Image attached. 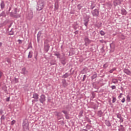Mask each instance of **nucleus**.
<instances>
[{"label":"nucleus","instance_id":"338daca9","mask_svg":"<svg viewBox=\"0 0 131 131\" xmlns=\"http://www.w3.org/2000/svg\"><path fill=\"white\" fill-rule=\"evenodd\" d=\"M112 45H113V43H112L110 45V48H112Z\"/></svg>","mask_w":131,"mask_h":131},{"label":"nucleus","instance_id":"9b49d317","mask_svg":"<svg viewBox=\"0 0 131 131\" xmlns=\"http://www.w3.org/2000/svg\"><path fill=\"white\" fill-rule=\"evenodd\" d=\"M44 50L46 53H48L49 52V50H50V46H49V44L46 43L44 45Z\"/></svg>","mask_w":131,"mask_h":131},{"label":"nucleus","instance_id":"c9c22d12","mask_svg":"<svg viewBox=\"0 0 131 131\" xmlns=\"http://www.w3.org/2000/svg\"><path fill=\"white\" fill-rule=\"evenodd\" d=\"M117 118H119V119L121 117V114H119V113H117L116 114Z\"/></svg>","mask_w":131,"mask_h":131},{"label":"nucleus","instance_id":"e2e57ef3","mask_svg":"<svg viewBox=\"0 0 131 131\" xmlns=\"http://www.w3.org/2000/svg\"><path fill=\"white\" fill-rule=\"evenodd\" d=\"M75 34H78V31H76L75 32H74Z\"/></svg>","mask_w":131,"mask_h":131},{"label":"nucleus","instance_id":"7c9ffc66","mask_svg":"<svg viewBox=\"0 0 131 131\" xmlns=\"http://www.w3.org/2000/svg\"><path fill=\"white\" fill-rule=\"evenodd\" d=\"M108 66H109V64H108V62L105 63L104 65H103V68L106 69V68H107V67H108Z\"/></svg>","mask_w":131,"mask_h":131},{"label":"nucleus","instance_id":"13d9d810","mask_svg":"<svg viewBox=\"0 0 131 131\" xmlns=\"http://www.w3.org/2000/svg\"><path fill=\"white\" fill-rule=\"evenodd\" d=\"M2 76H3V72L0 71V78H2Z\"/></svg>","mask_w":131,"mask_h":131},{"label":"nucleus","instance_id":"cd10ccee","mask_svg":"<svg viewBox=\"0 0 131 131\" xmlns=\"http://www.w3.org/2000/svg\"><path fill=\"white\" fill-rule=\"evenodd\" d=\"M83 114V111H81L79 114V117H82V115Z\"/></svg>","mask_w":131,"mask_h":131},{"label":"nucleus","instance_id":"864d4df0","mask_svg":"<svg viewBox=\"0 0 131 131\" xmlns=\"http://www.w3.org/2000/svg\"><path fill=\"white\" fill-rule=\"evenodd\" d=\"M78 28L77 27V25H76L74 26V29H75V30H76V29Z\"/></svg>","mask_w":131,"mask_h":131},{"label":"nucleus","instance_id":"4be33fe9","mask_svg":"<svg viewBox=\"0 0 131 131\" xmlns=\"http://www.w3.org/2000/svg\"><path fill=\"white\" fill-rule=\"evenodd\" d=\"M40 36H41V32H39L37 36L38 41H39V37H40Z\"/></svg>","mask_w":131,"mask_h":131},{"label":"nucleus","instance_id":"69168bd1","mask_svg":"<svg viewBox=\"0 0 131 131\" xmlns=\"http://www.w3.org/2000/svg\"><path fill=\"white\" fill-rule=\"evenodd\" d=\"M121 91H122V92H123V87H121V89H120Z\"/></svg>","mask_w":131,"mask_h":131},{"label":"nucleus","instance_id":"a878e982","mask_svg":"<svg viewBox=\"0 0 131 131\" xmlns=\"http://www.w3.org/2000/svg\"><path fill=\"white\" fill-rule=\"evenodd\" d=\"M119 127H120V128L119 129V130H121V131L124 130V127H123V125H120Z\"/></svg>","mask_w":131,"mask_h":131},{"label":"nucleus","instance_id":"5701e85b","mask_svg":"<svg viewBox=\"0 0 131 131\" xmlns=\"http://www.w3.org/2000/svg\"><path fill=\"white\" fill-rule=\"evenodd\" d=\"M97 77V73L95 72L94 74L93 75V76L91 77V79L92 80L93 79H95V78H96Z\"/></svg>","mask_w":131,"mask_h":131},{"label":"nucleus","instance_id":"3c124183","mask_svg":"<svg viewBox=\"0 0 131 131\" xmlns=\"http://www.w3.org/2000/svg\"><path fill=\"white\" fill-rule=\"evenodd\" d=\"M18 78H15L14 81H15V83H17L18 82Z\"/></svg>","mask_w":131,"mask_h":131},{"label":"nucleus","instance_id":"a19ab883","mask_svg":"<svg viewBox=\"0 0 131 131\" xmlns=\"http://www.w3.org/2000/svg\"><path fill=\"white\" fill-rule=\"evenodd\" d=\"M100 34L102 36L105 35V32L104 31H102V30L100 31Z\"/></svg>","mask_w":131,"mask_h":131},{"label":"nucleus","instance_id":"5fc2aeb1","mask_svg":"<svg viewBox=\"0 0 131 131\" xmlns=\"http://www.w3.org/2000/svg\"><path fill=\"white\" fill-rule=\"evenodd\" d=\"M17 41L18 43H19V45H21V43H22V40H21L20 39H18Z\"/></svg>","mask_w":131,"mask_h":131},{"label":"nucleus","instance_id":"052dcab7","mask_svg":"<svg viewBox=\"0 0 131 131\" xmlns=\"http://www.w3.org/2000/svg\"><path fill=\"white\" fill-rule=\"evenodd\" d=\"M4 113V111L3 110H0V114H3Z\"/></svg>","mask_w":131,"mask_h":131},{"label":"nucleus","instance_id":"ddd939ff","mask_svg":"<svg viewBox=\"0 0 131 131\" xmlns=\"http://www.w3.org/2000/svg\"><path fill=\"white\" fill-rule=\"evenodd\" d=\"M84 40L85 41V45H86V43H91V40H90V39H89V37H88V36H85L84 37Z\"/></svg>","mask_w":131,"mask_h":131},{"label":"nucleus","instance_id":"72a5a7b5","mask_svg":"<svg viewBox=\"0 0 131 131\" xmlns=\"http://www.w3.org/2000/svg\"><path fill=\"white\" fill-rule=\"evenodd\" d=\"M96 7V5H95L93 3L91 4V10H93L94 8Z\"/></svg>","mask_w":131,"mask_h":131},{"label":"nucleus","instance_id":"de8ad7c7","mask_svg":"<svg viewBox=\"0 0 131 131\" xmlns=\"http://www.w3.org/2000/svg\"><path fill=\"white\" fill-rule=\"evenodd\" d=\"M5 115H2V117H1V120H5Z\"/></svg>","mask_w":131,"mask_h":131},{"label":"nucleus","instance_id":"f704fd0d","mask_svg":"<svg viewBox=\"0 0 131 131\" xmlns=\"http://www.w3.org/2000/svg\"><path fill=\"white\" fill-rule=\"evenodd\" d=\"M77 8H78V10H81V9L82 8V6H81V5H80V4H78L77 5Z\"/></svg>","mask_w":131,"mask_h":131},{"label":"nucleus","instance_id":"c03bdc74","mask_svg":"<svg viewBox=\"0 0 131 131\" xmlns=\"http://www.w3.org/2000/svg\"><path fill=\"white\" fill-rule=\"evenodd\" d=\"M16 123V121L15 120H13L11 121V125H14V124Z\"/></svg>","mask_w":131,"mask_h":131},{"label":"nucleus","instance_id":"2f4dec72","mask_svg":"<svg viewBox=\"0 0 131 131\" xmlns=\"http://www.w3.org/2000/svg\"><path fill=\"white\" fill-rule=\"evenodd\" d=\"M38 53L37 52H35V55L34 56V58H35L36 61L37 60V56H38Z\"/></svg>","mask_w":131,"mask_h":131},{"label":"nucleus","instance_id":"37998d69","mask_svg":"<svg viewBox=\"0 0 131 131\" xmlns=\"http://www.w3.org/2000/svg\"><path fill=\"white\" fill-rule=\"evenodd\" d=\"M116 102V98L113 97L112 103H115Z\"/></svg>","mask_w":131,"mask_h":131},{"label":"nucleus","instance_id":"603ef678","mask_svg":"<svg viewBox=\"0 0 131 131\" xmlns=\"http://www.w3.org/2000/svg\"><path fill=\"white\" fill-rule=\"evenodd\" d=\"M121 102L122 103H124L125 102V98H123L122 100H121Z\"/></svg>","mask_w":131,"mask_h":131},{"label":"nucleus","instance_id":"393cba45","mask_svg":"<svg viewBox=\"0 0 131 131\" xmlns=\"http://www.w3.org/2000/svg\"><path fill=\"white\" fill-rule=\"evenodd\" d=\"M112 82L113 83H118V80H117V79L113 78V79H112Z\"/></svg>","mask_w":131,"mask_h":131},{"label":"nucleus","instance_id":"bb28decb","mask_svg":"<svg viewBox=\"0 0 131 131\" xmlns=\"http://www.w3.org/2000/svg\"><path fill=\"white\" fill-rule=\"evenodd\" d=\"M54 56H56L57 58H58L59 59H61V57H60V54L59 53H55Z\"/></svg>","mask_w":131,"mask_h":131},{"label":"nucleus","instance_id":"bf43d9fd","mask_svg":"<svg viewBox=\"0 0 131 131\" xmlns=\"http://www.w3.org/2000/svg\"><path fill=\"white\" fill-rule=\"evenodd\" d=\"M50 64H51V65H56V63L53 62H51Z\"/></svg>","mask_w":131,"mask_h":131},{"label":"nucleus","instance_id":"aec40b11","mask_svg":"<svg viewBox=\"0 0 131 131\" xmlns=\"http://www.w3.org/2000/svg\"><path fill=\"white\" fill-rule=\"evenodd\" d=\"M7 15L6 14V12L3 11L1 14H0V17H6Z\"/></svg>","mask_w":131,"mask_h":131},{"label":"nucleus","instance_id":"412c9836","mask_svg":"<svg viewBox=\"0 0 131 131\" xmlns=\"http://www.w3.org/2000/svg\"><path fill=\"white\" fill-rule=\"evenodd\" d=\"M121 12L122 15H126L127 14L126 10H125L124 9H122Z\"/></svg>","mask_w":131,"mask_h":131},{"label":"nucleus","instance_id":"7ed1b4c3","mask_svg":"<svg viewBox=\"0 0 131 131\" xmlns=\"http://www.w3.org/2000/svg\"><path fill=\"white\" fill-rule=\"evenodd\" d=\"M17 10L18 9L17 8H14V13H13V12L10 13L11 17H14V18H20V17H21V15H20V14H17Z\"/></svg>","mask_w":131,"mask_h":131},{"label":"nucleus","instance_id":"774afa93","mask_svg":"<svg viewBox=\"0 0 131 131\" xmlns=\"http://www.w3.org/2000/svg\"><path fill=\"white\" fill-rule=\"evenodd\" d=\"M2 45H3V43H2V42H0V48L1 47H2Z\"/></svg>","mask_w":131,"mask_h":131},{"label":"nucleus","instance_id":"20e7f679","mask_svg":"<svg viewBox=\"0 0 131 131\" xmlns=\"http://www.w3.org/2000/svg\"><path fill=\"white\" fill-rule=\"evenodd\" d=\"M83 24L86 27H88V25H89V22H90V16L86 15L83 18Z\"/></svg>","mask_w":131,"mask_h":131},{"label":"nucleus","instance_id":"c756f323","mask_svg":"<svg viewBox=\"0 0 131 131\" xmlns=\"http://www.w3.org/2000/svg\"><path fill=\"white\" fill-rule=\"evenodd\" d=\"M58 8H59V5H58L57 3H56L55 4V10H58Z\"/></svg>","mask_w":131,"mask_h":131},{"label":"nucleus","instance_id":"f3484780","mask_svg":"<svg viewBox=\"0 0 131 131\" xmlns=\"http://www.w3.org/2000/svg\"><path fill=\"white\" fill-rule=\"evenodd\" d=\"M105 123L107 126H111V123H110L109 120H106L105 121Z\"/></svg>","mask_w":131,"mask_h":131},{"label":"nucleus","instance_id":"0eeeda50","mask_svg":"<svg viewBox=\"0 0 131 131\" xmlns=\"http://www.w3.org/2000/svg\"><path fill=\"white\" fill-rule=\"evenodd\" d=\"M99 11L98 9H95L92 12V14L94 17H98L99 16Z\"/></svg>","mask_w":131,"mask_h":131},{"label":"nucleus","instance_id":"a18cd8bd","mask_svg":"<svg viewBox=\"0 0 131 131\" xmlns=\"http://www.w3.org/2000/svg\"><path fill=\"white\" fill-rule=\"evenodd\" d=\"M86 78V75H84L83 76V79L82 80V81H84L85 80V79Z\"/></svg>","mask_w":131,"mask_h":131},{"label":"nucleus","instance_id":"1a4fd4ad","mask_svg":"<svg viewBox=\"0 0 131 131\" xmlns=\"http://www.w3.org/2000/svg\"><path fill=\"white\" fill-rule=\"evenodd\" d=\"M60 61L62 65H63V66L66 65V63H67L66 58L62 57V58H60Z\"/></svg>","mask_w":131,"mask_h":131},{"label":"nucleus","instance_id":"2eb2a0df","mask_svg":"<svg viewBox=\"0 0 131 131\" xmlns=\"http://www.w3.org/2000/svg\"><path fill=\"white\" fill-rule=\"evenodd\" d=\"M21 71V74H24V75H25V74H27L28 72V71L26 70V68H23Z\"/></svg>","mask_w":131,"mask_h":131},{"label":"nucleus","instance_id":"dca6fc26","mask_svg":"<svg viewBox=\"0 0 131 131\" xmlns=\"http://www.w3.org/2000/svg\"><path fill=\"white\" fill-rule=\"evenodd\" d=\"M62 85L64 86V88H66L68 85V83H67V82H66V80H63L62 81Z\"/></svg>","mask_w":131,"mask_h":131},{"label":"nucleus","instance_id":"4d7b16f0","mask_svg":"<svg viewBox=\"0 0 131 131\" xmlns=\"http://www.w3.org/2000/svg\"><path fill=\"white\" fill-rule=\"evenodd\" d=\"M55 114L56 116H59V113L58 112H55Z\"/></svg>","mask_w":131,"mask_h":131},{"label":"nucleus","instance_id":"0e129e2a","mask_svg":"<svg viewBox=\"0 0 131 131\" xmlns=\"http://www.w3.org/2000/svg\"><path fill=\"white\" fill-rule=\"evenodd\" d=\"M86 119L88 120V121H91V120L88 117H86Z\"/></svg>","mask_w":131,"mask_h":131},{"label":"nucleus","instance_id":"49530a36","mask_svg":"<svg viewBox=\"0 0 131 131\" xmlns=\"http://www.w3.org/2000/svg\"><path fill=\"white\" fill-rule=\"evenodd\" d=\"M119 119H120V122H123V118H122V117H121Z\"/></svg>","mask_w":131,"mask_h":131},{"label":"nucleus","instance_id":"6ab92c4d","mask_svg":"<svg viewBox=\"0 0 131 131\" xmlns=\"http://www.w3.org/2000/svg\"><path fill=\"white\" fill-rule=\"evenodd\" d=\"M70 76V74H69L68 73H66L65 74H64L62 76V77L63 78H67L68 77Z\"/></svg>","mask_w":131,"mask_h":131},{"label":"nucleus","instance_id":"09e8293b","mask_svg":"<svg viewBox=\"0 0 131 131\" xmlns=\"http://www.w3.org/2000/svg\"><path fill=\"white\" fill-rule=\"evenodd\" d=\"M111 89H112V90H115V89H116V86L112 85V86H111Z\"/></svg>","mask_w":131,"mask_h":131},{"label":"nucleus","instance_id":"f257e3e1","mask_svg":"<svg viewBox=\"0 0 131 131\" xmlns=\"http://www.w3.org/2000/svg\"><path fill=\"white\" fill-rule=\"evenodd\" d=\"M37 11H41L46 6V2L43 0H39L37 3Z\"/></svg>","mask_w":131,"mask_h":131},{"label":"nucleus","instance_id":"f03ea898","mask_svg":"<svg viewBox=\"0 0 131 131\" xmlns=\"http://www.w3.org/2000/svg\"><path fill=\"white\" fill-rule=\"evenodd\" d=\"M24 131H29V123L27 119H25L23 123Z\"/></svg>","mask_w":131,"mask_h":131},{"label":"nucleus","instance_id":"8fccbe9b","mask_svg":"<svg viewBox=\"0 0 131 131\" xmlns=\"http://www.w3.org/2000/svg\"><path fill=\"white\" fill-rule=\"evenodd\" d=\"M14 34V32L11 31L9 33V35H13Z\"/></svg>","mask_w":131,"mask_h":131},{"label":"nucleus","instance_id":"4c0bfd02","mask_svg":"<svg viewBox=\"0 0 131 131\" xmlns=\"http://www.w3.org/2000/svg\"><path fill=\"white\" fill-rule=\"evenodd\" d=\"M30 48H31V49H32V44L31 43V42H30V43H29V46H28V47L27 50L30 49Z\"/></svg>","mask_w":131,"mask_h":131},{"label":"nucleus","instance_id":"58836bf2","mask_svg":"<svg viewBox=\"0 0 131 131\" xmlns=\"http://www.w3.org/2000/svg\"><path fill=\"white\" fill-rule=\"evenodd\" d=\"M65 117L66 119H70V116L69 115V114H68V115H66Z\"/></svg>","mask_w":131,"mask_h":131},{"label":"nucleus","instance_id":"6e6d98bb","mask_svg":"<svg viewBox=\"0 0 131 131\" xmlns=\"http://www.w3.org/2000/svg\"><path fill=\"white\" fill-rule=\"evenodd\" d=\"M122 95H123V94L120 93V95L118 96V98L120 99L121 98V97H122Z\"/></svg>","mask_w":131,"mask_h":131},{"label":"nucleus","instance_id":"e433bc0d","mask_svg":"<svg viewBox=\"0 0 131 131\" xmlns=\"http://www.w3.org/2000/svg\"><path fill=\"white\" fill-rule=\"evenodd\" d=\"M62 112L63 114H64L65 115H67L68 114H69V113H68V112H67V111H62Z\"/></svg>","mask_w":131,"mask_h":131},{"label":"nucleus","instance_id":"f8f14e48","mask_svg":"<svg viewBox=\"0 0 131 131\" xmlns=\"http://www.w3.org/2000/svg\"><path fill=\"white\" fill-rule=\"evenodd\" d=\"M124 73H125L126 74H127V75H130L131 74V72L130 71H129V70H128V69H124L123 70Z\"/></svg>","mask_w":131,"mask_h":131},{"label":"nucleus","instance_id":"9d476101","mask_svg":"<svg viewBox=\"0 0 131 131\" xmlns=\"http://www.w3.org/2000/svg\"><path fill=\"white\" fill-rule=\"evenodd\" d=\"M33 17V13H32V12H30L28 14H27V18L29 20L32 19Z\"/></svg>","mask_w":131,"mask_h":131},{"label":"nucleus","instance_id":"b1692460","mask_svg":"<svg viewBox=\"0 0 131 131\" xmlns=\"http://www.w3.org/2000/svg\"><path fill=\"white\" fill-rule=\"evenodd\" d=\"M28 58L29 59L32 58V51H30L29 52V55H28Z\"/></svg>","mask_w":131,"mask_h":131},{"label":"nucleus","instance_id":"473e14b6","mask_svg":"<svg viewBox=\"0 0 131 131\" xmlns=\"http://www.w3.org/2000/svg\"><path fill=\"white\" fill-rule=\"evenodd\" d=\"M5 59L6 60L7 62H8L9 64H11V59L8 57L6 58Z\"/></svg>","mask_w":131,"mask_h":131},{"label":"nucleus","instance_id":"423d86ee","mask_svg":"<svg viewBox=\"0 0 131 131\" xmlns=\"http://www.w3.org/2000/svg\"><path fill=\"white\" fill-rule=\"evenodd\" d=\"M39 101L40 103H41V104H43V102H46V95L43 94L41 95Z\"/></svg>","mask_w":131,"mask_h":131},{"label":"nucleus","instance_id":"39448f33","mask_svg":"<svg viewBox=\"0 0 131 131\" xmlns=\"http://www.w3.org/2000/svg\"><path fill=\"white\" fill-rule=\"evenodd\" d=\"M39 95L37 93H34L33 94V99H34L32 100V102H38V98Z\"/></svg>","mask_w":131,"mask_h":131},{"label":"nucleus","instance_id":"6e6552de","mask_svg":"<svg viewBox=\"0 0 131 131\" xmlns=\"http://www.w3.org/2000/svg\"><path fill=\"white\" fill-rule=\"evenodd\" d=\"M123 2V0H116L114 1V6L116 7L118 5H121V3Z\"/></svg>","mask_w":131,"mask_h":131},{"label":"nucleus","instance_id":"4468645a","mask_svg":"<svg viewBox=\"0 0 131 131\" xmlns=\"http://www.w3.org/2000/svg\"><path fill=\"white\" fill-rule=\"evenodd\" d=\"M0 6H1V10H4V9H5V7L6 6V5L5 4V2L2 1L1 3L0 4Z\"/></svg>","mask_w":131,"mask_h":131},{"label":"nucleus","instance_id":"ea45409f","mask_svg":"<svg viewBox=\"0 0 131 131\" xmlns=\"http://www.w3.org/2000/svg\"><path fill=\"white\" fill-rule=\"evenodd\" d=\"M116 70V68H113V69L111 70L109 72L110 73H113V71H115Z\"/></svg>","mask_w":131,"mask_h":131},{"label":"nucleus","instance_id":"c85d7f7f","mask_svg":"<svg viewBox=\"0 0 131 131\" xmlns=\"http://www.w3.org/2000/svg\"><path fill=\"white\" fill-rule=\"evenodd\" d=\"M126 101H127L128 102H130V97H129V95H127Z\"/></svg>","mask_w":131,"mask_h":131},{"label":"nucleus","instance_id":"79ce46f5","mask_svg":"<svg viewBox=\"0 0 131 131\" xmlns=\"http://www.w3.org/2000/svg\"><path fill=\"white\" fill-rule=\"evenodd\" d=\"M100 42H101V43H107V41L104 40H99Z\"/></svg>","mask_w":131,"mask_h":131},{"label":"nucleus","instance_id":"680f3d73","mask_svg":"<svg viewBox=\"0 0 131 131\" xmlns=\"http://www.w3.org/2000/svg\"><path fill=\"white\" fill-rule=\"evenodd\" d=\"M10 101V97H8L7 99H6V101L7 102H9Z\"/></svg>","mask_w":131,"mask_h":131},{"label":"nucleus","instance_id":"a211bd4d","mask_svg":"<svg viewBox=\"0 0 131 131\" xmlns=\"http://www.w3.org/2000/svg\"><path fill=\"white\" fill-rule=\"evenodd\" d=\"M103 113H104L103 112H102V111H99L98 112L97 114H98L99 117H102V116H103Z\"/></svg>","mask_w":131,"mask_h":131}]
</instances>
